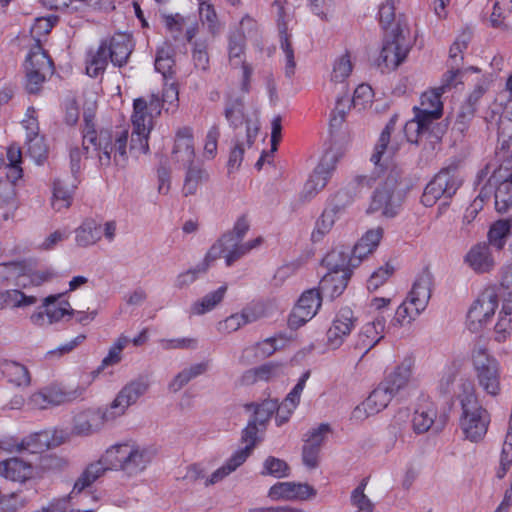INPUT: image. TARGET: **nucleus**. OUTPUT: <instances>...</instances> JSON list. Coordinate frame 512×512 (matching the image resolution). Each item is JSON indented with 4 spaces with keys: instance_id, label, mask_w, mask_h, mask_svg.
Listing matches in <instances>:
<instances>
[{
    "instance_id": "17",
    "label": "nucleus",
    "mask_w": 512,
    "mask_h": 512,
    "mask_svg": "<svg viewBox=\"0 0 512 512\" xmlns=\"http://www.w3.org/2000/svg\"><path fill=\"white\" fill-rule=\"evenodd\" d=\"M337 164V156L334 152H326L319 164L304 185L303 194L305 198H311L322 190Z\"/></svg>"
},
{
    "instance_id": "18",
    "label": "nucleus",
    "mask_w": 512,
    "mask_h": 512,
    "mask_svg": "<svg viewBox=\"0 0 512 512\" xmlns=\"http://www.w3.org/2000/svg\"><path fill=\"white\" fill-rule=\"evenodd\" d=\"M107 422H113V420L108 417L106 409H88L74 417L71 433L76 436H90L98 432Z\"/></svg>"
},
{
    "instance_id": "27",
    "label": "nucleus",
    "mask_w": 512,
    "mask_h": 512,
    "mask_svg": "<svg viewBox=\"0 0 512 512\" xmlns=\"http://www.w3.org/2000/svg\"><path fill=\"white\" fill-rule=\"evenodd\" d=\"M350 202V197L346 193H337L332 203L323 211L320 219L317 221L316 232L322 235L327 233Z\"/></svg>"
},
{
    "instance_id": "50",
    "label": "nucleus",
    "mask_w": 512,
    "mask_h": 512,
    "mask_svg": "<svg viewBox=\"0 0 512 512\" xmlns=\"http://www.w3.org/2000/svg\"><path fill=\"white\" fill-rule=\"evenodd\" d=\"M75 186L63 180L57 179L53 185L52 207L56 211H62L70 207Z\"/></svg>"
},
{
    "instance_id": "6",
    "label": "nucleus",
    "mask_w": 512,
    "mask_h": 512,
    "mask_svg": "<svg viewBox=\"0 0 512 512\" xmlns=\"http://www.w3.org/2000/svg\"><path fill=\"white\" fill-rule=\"evenodd\" d=\"M405 193L400 188L398 173L391 172L375 190L368 212H380L385 217L396 216L404 201Z\"/></svg>"
},
{
    "instance_id": "23",
    "label": "nucleus",
    "mask_w": 512,
    "mask_h": 512,
    "mask_svg": "<svg viewBox=\"0 0 512 512\" xmlns=\"http://www.w3.org/2000/svg\"><path fill=\"white\" fill-rule=\"evenodd\" d=\"M464 263L477 274L489 273L496 265L491 248L485 242L471 246L464 256Z\"/></svg>"
},
{
    "instance_id": "15",
    "label": "nucleus",
    "mask_w": 512,
    "mask_h": 512,
    "mask_svg": "<svg viewBox=\"0 0 512 512\" xmlns=\"http://www.w3.org/2000/svg\"><path fill=\"white\" fill-rule=\"evenodd\" d=\"M395 396L380 383L369 396L352 412V418L357 421H363L369 416L378 414L384 410Z\"/></svg>"
},
{
    "instance_id": "64",
    "label": "nucleus",
    "mask_w": 512,
    "mask_h": 512,
    "mask_svg": "<svg viewBox=\"0 0 512 512\" xmlns=\"http://www.w3.org/2000/svg\"><path fill=\"white\" fill-rule=\"evenodd\" d=\"M192 59L197 69H209L208 44L205 40H192Z\"/></svg>"
},
{
    "instance_id": "22",
    "label": "nucleus",
    "mask_w": 512,
    "mask_h": 512,
    "mask_svg": "<svg viewBox=\"0 0 512 512\" xmlns=\"http://www.w3.org/2000/svg\"><path fill=\"white\" fill-rule=\"evenodd\" d=\"M360 263L361 261L356 257L353 249L345 246L332 249L322 260V264L328 272L337 274L348 272L351 275V269L357 267Z\"/></svg>"
},
{
    "instance_id": "46",
    "label": "nucleus",
    "mask_w": 512,
    "mask_h": 512,
    "mask_svg": "<svg viewBox=\"0 0 512 512\" xmlns=\"http://www.w3.org/2000/svg\"><path fill=\"white\" fill-rule=\"evenodd\" d=\"M74 232L79 247L92 246L101 239V227L93 220H85Z\"/></svg>"
},
{
    "instance_id": "54",
    "label": "nucleus",
    "mask_w": 512,
    "mask_h": 512,
    "mask_svg": "<svg viewBox=\"0 0 512 512\" xmlns=\"http://www.w3.org/2000/svg\"><path fill=\"white\" fill-rule=\"evenodd\" d=\"M278 408L277 400L267 399L260 404L251 403L247 405V409H253L252 420L257 422L259 426L266 427L271 416Z\"/></svg>"
},
{
    "instance_id": "40",
    "label": "nucleus",
    "mask_w": 512,
    "mask_h": 512,
    "mask_svg": "<svg viewBox=\"0 0 512 512\" xmlns=\"http://www.w3.org/2000/svg\"><path fill=\"white\" fill-rule=\"evenodd\" d=\"M437 416V408L432 402H423L414 412L412 427L414 432L421 434L432 428Z\"/></svg>"
},
{
    "instance_id": "26",
    "label": "nucleus",
    "mask_w": 512,
    "mask_h": 512,
    "mask_svg": "<svg viewBox=\"0 0 512 512\" xmlns=\"http://www.w3.org/2000/svg\"><path fill=\"white\" fill-rule=\"evenodd\" d=\"M394 129V121L391 120L384 130L381 132L378 142L375 145L374 152L371 156V161L378 165L383 159L384 162L389 161L395 155L400 147V141L396 138L391 139V133Z\"/></svg>"
},
{
    "instance_id": "28",
    "label": "nucleus",
    "mask_w": 512,
    "mask_h": 512,
    "mask_svg": "<svg viewBox=\"0 0 512 512\" xmlns=\"http://www.w3.org/2000/svg\"><path fill=\"white\" fill-rule=\"evenodd\" d=\"M33 474L34 467L23 459L13 457L0 462V475L11 481L23 483Z\"/></svg>"
},
{
    "instance_id": "7",
    "label": "nucleus",
    "mask_w": 512,
    "mask_h": 512,
    "mask_svg": "<svg viewBox=\"0 0 512 512\" xmlns=\"http://www.w3.org/2000/svg\"><path fill=\"white\" fill-rule=\"evenodd\" d=\"M462 180L458 164H449L426 185L421 202L424 206L431 207L442 197L451 198L461 186Z\"/></svg>"
},
{
    "instance_id": "56",
    "label": "nucleus",
    "mask_w": 512,
    "mask_h": 512,
    "mask_svg": "<svg viewBox=\"0 0 512 512\" xmlns=\"http://www.w3.org/2000/svg\"><path fill=\"white\" fill-rule=\"evenodd\" d=\"M235 34H238L244 43H246L247 39L257 40L259 37V25L254 18L246 15L240 20L239 24L228 33V35Z\"/></svg>"
},
{
    "instance_id": "33",
    "label": "nucleus",
    "mask_w": 512,
    "mask_h": 512,
    "mask_svg": "<svg viewBox=\"0 0 512 512\" xmlns=\"http://www.w3.org/2000/svg\"><path fill=\"white\" fill-rule=\"evenodd\" d=\"M68 399L66 393L56 387H47L30 395L28 406L32 409H47L64 403Z\"/></svg>"
},
{
    "instance_id": "59",
    "label": "nucleus",
    "mask_w": 512,
    "mask_h": 512,
    "mask_svg": "<svg viewBox=\"0 0 512 512\" xmlns=\"http://www.w3.org/2000/svg\"><path fill=\"white\" fill-rule=\"evenodd\" d=\"M512 307L503 305L498 321L495 325L496 340L498 342L505 341L512 331Z\"/></svg>"
},
{
    "instance_id": "53",
    "label": "nucleus",
    "mask_w": 512,
    "mask_h": 512,
    "mask_svg": "<svg viewBox=\"0 0 512 512\" xmlns=\"http://www.w3.org/2000/svg\"><path fill=\"white\" fill-rule=\"evenodd\" d=\"M353 71V63L348 53L337 57L332 65L330 74V82L333 84H341L344 86L346 80Z\"/></svg>"
},
{
    "instance_id": "35",
    "label": "nucleus",
    "mask_w": 512,
    "mask_h": 512,
    "mask_svg": "<svg viewBox=\"0 0 512 512\" xmlns=\"http://www.w3.org/2000/svg\"><path fill=\"white\" fill-rule=\"evenodd\" d=\"M0 371L11 384L18 387H28L31 384V376L28 368L16 361L2 360Z\"/></svg>"
},
{
    "instance_id": "4",
    "label": "nucleus",
    "mask_w": 512,
    "mask_h": 512,
    "mask_svg": "<svg viewBox=\"0 0 512 512\" xmlns=\"http://www.w3.org/2000/svg\"><path fill=\"white\" fill-rule=\"evenodd\" d=\"M153 452L133 441L114 444L104 452L110 471H120L129 477L141 474L153 459Z\"/></svg>"
},
{
    "instance_id": "57",
    "label": "nucleus",
    "mask_w": 512,
    "mask_h": 512,
    "mask_svg": "<svg viewBox=\"0 0 512 512\" xmlns=\"http://www.w3.org/2000/svg\"><path fill=\"white\" fill-rule=\"evenodd\" d=\"M225 118L233 128L245 122L244 103L240 98H229L225 106Z\"/></svg>"
},
{
    "instance_id": "49",
    "label": "nucleus",
    "mask_w": 512,
    "mask_h": 512,
    "mask_svg": "<svg viewBox=\"0 0 512 512\" xmlns=\"http://www.w3.org/2000/svg\"><path fill=\"white\" fill-rule=\"evenodd\" d=\"M26 71L36 70L38 72H52V61L43 48L36 43L31 47L25 61Z\"/></svg>"
},
{
    "instance_id": "32",
    "label": "nucleus",
    "mask_w": 512,
    "mask_h": 512,
    "mask_svg": "<svg viewBox=\"0 0 512 512\" xmlns=\"http://www.w3.org/2000/svg\"><path fill=\"white\" fill-rule=\"evenodd\" d=\"M110 467L104 461V453L99 460L94 461L86 466L80 476L76 479L71 494H79L84 489L90 487L97 479L109 471Z\"/></svg>"
},
{
    "instance_id": "60",
    "label": "nucleus",
    "mask_w": 512,
    "mask_h": 512,
    "mask_svg": "<svg viewBox=\"0 0 512 512\" xmlns=\"http://www.w3.org/2000/svg\"><path fill=\"white\" fill-rule=\"evenodd\" d=\"M366 482L362 481L357 486L350 496L351 506L354 508V512H373L374 504L369 497L364 493Z\"/></svg>"
},
{
    "instance_id": "37",
    "label": "nucleus",
    "mask_w": 512,
    "mask_h": 512,
    "mask_svg": "<svg viewBox=\"0 0 512 512\" xmlns=\"http://www.w3.org/2000/svg\"><path fill=\"white\" fill-rule=\"evenodd\" d=\"M412 374V362L404 360L381 382L389 391L396 396L409 382Z\"/></svg>"
},
{
    "instance_id": "21",
    "label": "nucleus",
    "mask_w": 512,
    "mask_h": 512,
    "mask_svg": "<svg viewBox=\"0 0 512 512\" xmlns=\"http://www.w3.org/2000/svg\"><path fill=\"white\" fill-rule=\"evenodd\" d=\"M195 156L193 129L191 127L179 128L175 134L171 161L180 167H186L194 163Z\"/></svg>"
},
{
    "instance_id": "1",
    "label": "nucleus",
    "mask_w": 512,
    "mask_h": 512,
    "mask_svg": "<svg viewBox=\"0 0 512 512\" xmlns=\"http://www.w3.org/2000/svg\"><path fill=\"white\" fill-rule=\"evenodd\" d=\"M130 136L126 127L102 129L97 133L92 120L85 118L83 145L85 149H88V143L94 146L101 166L107 167L112 163L126 166L129 156L134 157L129 151Z\"/></svg>"
},
{
    "instance_id": "8",
    "label": "nucleus",
    "mask_w": 512,
    "mask_h": 512,
    "mask_svg": "<svg viewBox=\"0 0 512 512\" xmlns=\"http://www.w3.org/2000/svg\"><path fill=\"white\" fill-rule=\"evenodd\" d=\"M407 33V27L401 24L390 30L379 56V64L382 63L387 69L394 70L406 59L409 52Z\"/></svg>"
},
{
    "instance_id": "42",
    "label": "nucleus",
    "mask_w": 512,
    "mask_h": 512,
    "mask_svg": "<svg viewBox=\"0 0 512 512\" xmlns=\"http://www.w3.org/2000/svg\"><path fill=\"white\" fill-rule=\"evenodd\" d=\"M182 192L184 196L195 195L199 187L209 180V173L201 165L190 164L186 167Z\"/></svg>"
},
{
    "instance_id": "10",
    "label": "nucleus",
    "mask_w": 512,
    "mask_h": 512,
    "mask_svg": "<svg viewBox=\"0 0 512 512\" xmlns=\"http://www.w3.org/2000/svg\"><path fill=\"white\" fill-rule=\"evenodd\" d=\"M149 382L143 377L131 380L117 393L113 401L105 408L113 421L124 416L129 407L135 405L149 389Z\"/></svg>"
},
{
    "instance_id": "48",
    "label": "nucleus",
    "mask_w": 512,
    "mask_h": 512,
    "mask_svg": "<svg viewBox=\"0 0 512 512\" xmlns=\"http://www.w3.org/2000/svg\"><path fill=\"white\" fill-rule=\"evenodd\" d=\"M382 237L383 228L376 227L368 230L353 247L356 257L362 261L363 258L371 254L378 247Z\"/></svg>"
},
{
    "instance_id": "11",
    "label": "nucleus",
    "mask_w": 512,
    "mask_h": 512,
    "mask_svg": "<svg viewBox=\"0 0 512 512\" xmlns=\"http://www.w3.org/2000/svg\"><path fill=\"white\" fill-rule=\"evenodd\" d=\"M498 296L493 289L484 290L474 301L467 314V327L477 333L489 324L498 308Z\"/></svg>"
},
{
    "instance_id": "2",
    "label": "nucleus",
    "mask_w": 512,
    "mask_h": 512,
    "mask_svg": "<svg viewBox=\"0 0 512 512\" xmlns=\"http://www.w3.org/2000/svg\"><path fill=\"white\" fill-rule=\"evenodd\" d=\"M455 395L462 410L459 419L462 434L470 442H480L487 433L490 414L479 403L474 383L468 378H460Z\"/></svg>"
},
{
    "instance_id": "16",
    "label": "nucleus",
    "mask_w": 512,
    "mask_h": 512,
    "mask_svg": "<svg viewBox=\"0 0 512 512\" xmlns=\"http://www.w3.org/2000/svg\"><path fill=\"white\" fill-rule=\"evenodd\" d=\"M162 21L167 33L175 41L185 39L191 43L199 30L198 22L193 16H184L180 13L163 14Z\"/></svg>"
},
{
    "instance_id": "30",
    "label": "nucleus",
    "mask_w": 512,
    "mask_h": 512,
    "mask_svg": "<svg viewBox=\"0 0 512 512\" xmlns=\"http://www.w3.org/2000/svg\"><path fill=\"white\" fill-rule=\"evenodd\" d=\"M110 467L104 461V453L99 460L94 461L86 466L80 476L76 479L71 494H79L84 489L90 487L97 479L109 471Z\"/></svg>"
},
{
    "instance_id": "3",
    "label": "nucleus",
    "mask_w": 512,
    "mask_h": 512,
    "mask_svg": "<svg viewBox=\"0 0 512 512\" xmlns=\"http://www.w3.org/2000/svg\"><path fill=\"white\" fill-rule=\"evenodd\" d=\"M161 111L162 101L155 94L134 100L130 117L132 132L129 145V151L134 157L137 158L149 152V136L154 127V119L161 114Z\"/></svg>"
},
{
    "instance_id": "62",
    "label": "nucleus",
    "mask_w": 512,
    "mask_h": 512,
    "mask_svg": "<svg viewBox=\"0 0 512 512\" xmlns=\"http://www.w3.org/2000/svg\"><path fill=\"white\" fill-rule=\"evenodd\" d=\"M174 59L169 47L162 46L157 50L155 58V69L161 73L164 78H168L173 74Z\"/></svg>"
},
{
    "instance_id": "61",
    "label": "nucleus",
    "mask_w": 512,
    "mask_h": 512,
    "mask_svg": "<svg viewBox=\"0 0 512 512\" xmlns=\"http://www.w3.org/2000/svg\"><path fill=\"white\" fill-rule=\"evenodd\" d=\"M27 152L31 158L38 164H43L47 159L48 149L44 142V138L40 135L27 137Z\"/></svg>"
},
{
    "instance_id": "24",
    "label": "nucleus",
    "mask_w": 512,
    "mask_h": 512,
    "mask_svg": "<svg viewBox=\"0 0 512 512\" xmlns=\"http://www.w3.org/2000/svg\"><path fill=\"white\" fill-rule=\"evenodd\" d=\"M102 43L106 46L110 61L114 66L122 67L127 63L133 50L129 35L117 33L102 40Z\"/></svg>"
},
{
    "instance_id": "45",
    "label": "nucleus",
    "mask_w": 512,
    "mask_h": 512,
    "mask_svg": "<svg viewBox=\"0 0 512 512\" xmlns=\"http://www.w3.org/2000/svg\"><path fill=\"white\" fill-rule=\"evenodd\" d=\"M266 427H261L259 424L252 419L248 421L247 426L242 431L241 441L245 444L243 448L235 451V453H243L245 460L252 454L255 446L261 441V436L264 433Z\"/></svg>"
},
{
    "instance_id": "44",
    "label": "nucleus",
    "mask_w": 512,
    "mask_h": 512,
    "mask_svg": "<svg viewBox=\"0 0 512 512\" xmlns=\"http://www.w3.org/2000/svg\"><path fill=\"white\" fill-rule=\"evenodd\" d=\"M423 311L424 309L413 305L410 300L406 298L396 309L394 317L388 326V330L410 325Z\"/></svg>"
},
{
    "instance_id": "13",
    "label": "nucleus",
    "mask_w": 512,
    "mask_h": 512,
    "mask_svg": "<svg viewBox=\"0 0 512 512\" xmlns=\"http://www.w3.org/2000/svg\"><path fill=\"white\" fill-rule=\"evenodd\" d=\"M356 321L357 318L350 308H341L326 332L327 346L331 349L341 347L354 329Z\"/></svg>"
},
{
    "instance_id": "29",
    "label": "nucleus",
    "mask_w": 512,
    "mask_h": 512,
    "mask_svg": "<svg viewBox=\"0 0 512 512\" xmlns=\"http://www.w3.org/2000/svg\"><path fill=\"white\" fill-rule=\"evenodd\" d=\"M433 276L428 270H423L416 278L407 299L420 309H426L431 297Z\"/></svg>"
},
{
    "instance_id": "47",
    "label": "nucleus",
    "mask_w": 512,
    "mask_h": 512,
    "mask_svg": "<svg viewBox=\"0 0 512 512\" xmlns=\"http://www.w3.org/2000/svg\"><path fill=\"white\" fill-rule=\"evenodd\" d=\"M245 461V455L243 453L237 454L234 452L221 467L216 469L209 477H206L204 485L208 487L221 482L243 465Z\"/></svg>"
},
{
    "instance_id": "19",
    "label": "nucleus",
    "mask_w": 512,
    "mask_h": 512,
    "mask_svg": "<svg viewBox=\"0 0 512 512\" xmlns=\"http://www.w3.org/2000/svg\"><path fill=\"white\" fill-rule=\"evenodd\" d=\"M316 496V490L307 483L277 482L268 491L274 501H305Z\"/></svg>"
},
{
    "instance_id": "12",
    "label": "nucleus",
    "mask_w": 512,
    "mask_h": 512,
    "mask_svg": "<svg viewBox=\"0 0 512 512\" xmlns=\"http://www.w3.org/2000/svg\"><path fill=\"white\" fill-rule=\"evenodd\" d=\"M321 304L322 296L318 289L304 291L289 316V327L297 329L306 324L317 314Z\"/></svg>"
},
{
    "instance_id": "39",
    "label": "nucleus",
    "mask_w": 512,
    "mask_h": 512,
    "mask_svg": "<svg viewBox=\"0 0 512 512\" xmlns=\"http://www.w3.org/2000/svg\"><path fill=\"white\" fill-rule=\"evenodd\" d=\"M110 60L106 46L100 42L97 48H91L86 53V73L90 77H97L102 74Z\"/></svg>"
},
{
    "instance_id": "14",
    "label": "nucleus",
    "mask_w": 512,
    "mask_h": 512,
    "mask_svg": "<svg viewBox=\"0 0 512 512\" xmlns=\"http://www.w3.org/2000/svg\"><path fill=\"white\" fill-rule=\"evenodd\" d=\"M227 61L232 69L242 70V89L249 91L250 79L253 73L252 66L246 61V43L238 34L227 35Z\"/></svg>"
},
{
    "instance_id": "25",
    "label": "nucleus",
    "mask_w": 512,
    "mask_h": 512,
    "mask_svg": "<svg viewBox=\"0 0 512 512\" xmlns=\"http://www.w3.org/2000/svg\"><path fill=\"white\" fill-rule=\"evenodd\" d=\"M385 327L386 320L381 315L364 324L358 335L357 347L364 349V354L368 353L384 338Z\"/></svg>"
},
{
    "instance_id": "55",
    "label": "nucleus",
    "mask_w": 512,
    "mask_h": 512,
    "mask_svg": "<svg viewBox=\"0 0 512 512\" xmlns=\"http://www.w3.org/2000/svg\"><path fill=\"white\" fill-rule=\"evenodd\" d=\"M441 95L442 93L437 88L424 92L420 98V106L415 107L414 110L433 112L434 115L441 116L443 110V105L440 100Z\"/></svg>"
},
{
    "instance_id": "58",
    "label": "nucleus",
    "mask_w": 512,
    "mask_h": 512,
    "mask_svg": "<svg viewBox=\"0 0 512 512\" xmlns=\"http://www.w3.org/2000/svg\"><path fill=\"white\" fill-rule=\"evenodd\" d=\"M261 474L274 478H286L290 475V467L283 459L269 456L263 462Z\"/></svg>"
},
{
    "instance_id": "43",
    "label": "nucleus",
    "mask_w": 512,
    "mask_h": 512,
    "mask_svg": "<svg viewBox=\"0 0 512 512\" xmlns=\"http://www.w3.org/2000/svg\"><path fill=\"white\" fill-rule=\"evenodd\" d=\"M36 302V296L26 295L18 289L0 292V310L26 308L36 304Z\"/></svg>"
},
{
    "instance_id": "36",
    "label": "nucleus",
    "mask_w": 512,
    "mask_h": 512,
    "mask_svg": "<svg viewBox=\"0 0 512 512\" xmlns=\"http://www.w3.org/2000/svg\"><path fill=\"white\" fill-rule=\"evenodd\" d=\"M350 274L343 272L341 274L327 272L319 283V291L321 296L334 299L340 296L347 287Z\"/></svg>"
},
{
    "instance_id": "20",
    "label": "nucleus",
    "mask_w": 512,
    "mask_h": 512,
    "mask_svg": "<svg viewBox=\"0 0 512 512\" xmlns=\"http://www.w3.org/2000/svg\"><path fill=\"white\" fill-rule=\"evenodd\" d=\"M67 439V433L62 430H44L26 436L20 440V445L24 448V451L41 453L61 445Z\"/></svg>"
},
{
    "instance_id": "5",
    "label": "nucleus",
    "mask_w": 512,
    "mask_h": 512,
    "mask_svg": "<svg viewBox=\"0 0 512 512\" xmlns=\"http://www.w3.org/2000/svg\"><path fill=\"white\" fill-rule=\"evenodd\" d=\"M473 370L479 387L490 396L501 392V367L498 360L486 348L475 346L471 353Z\"/></svg>"
},
{
    "instance_id": "9",
    "label": "nucleus",
    "mask_w": 512,
    "mask_h": 512,
    "mask_svg": "<svg viewBox=\"0 0 512 512\" xmlns=\"http://www.w3.org/2000/svg\"><path fill=\"white\" fill-rule=\"evenodd\" d=\"M262 242V237H257L243 243L242 241H234L232 236H222L206 253L207 261H211V263H213L215 260L223 257L226 265L231 266L251 250L260 246Z\"/></svg>"
},
{
    "instance_id": "31",
    "label": "nucleus",
    "mask_w": 512,
    "mask_h": 512,
    "mask_svg": "<svg viewBox=\"0 0 512 512\" xmlns=\"http://www.w3.org/2000/svg\"><path fill=\"white\" fill-rule=\"evenodd\" d=\"M110 467L104 461V453L99 460L94 461L86 466L80 476L76 479L71 494H79L84 489L90 487L97 479L109 471Z\"/></svg>"
},
{
    "instance_id": "63",
    "label": "nucleus",
    "mask_w": 512,
    "mask_h": 512,
    "mask_svg": "<svg viewBox=\"0 0 512 512\" xmlns=\"http://www.w3.org/2000/svg\"><path fill=\"white\" fill-rule=\"evenodd\" d=\"M244 321L247 324L256 322L262 318L268 317V304L262 301L252 302L245 306L241 311Z\"/></svg>"
},
{
    "instance_id": "38",
    "label": "nucleus",
    "mask_w": 512,
    "mask_h": 512,
    "mask_svg": "<svg viewBox=\"0 0 512 512\" xmlns=\"http://www.w3.org/2000/svg\"><path fill=\"white\" fill-rule=\"evenodd\" d=\"M62 295H50L43 299L42 308H45L52 324L58 323L66 316L74 315L69 301L61 299Z\"/></svg>"
},
{
    "instance_id": "51",
    "label": "nucleus",
    "mask_w": 512,
    "mask_h": 512,
    "mask_svg": "<svg viewBox=\"0 0 512 512\" xmlns=\"http://www.w3.org/2000/svg\"><path fill=\"white\" fill-rule=\"evenodd\" d=\"M512 230L511 219H500L495 221L487 234L489 246H493L498 250H502L506 244L508 235Z\"/></svg>"
},
{
    "instance_id": "41",
    "label": "nucleus",
    "mask_w": 512,
    "mask_h": 512,
    "mask_svg": "<svg viewBox=\"0 0 512 512\" xmlns=\"http://www.w3.org/2000/svg\"><path fill=\"white\" fill-rule=\"evenodd\" d=\"M208 362H200L191 364L178 372L168 384V389L171 392H178L190 381L203 375L208 370Z\"/></svg>"
},
{
    "instance_id": "52",
    "label": "nucleus",
    "mask_w": 512,
    "mask_h": 512,
    "mask_svg": "<svg viewBox=\"0 0 512 512\" xmlns=\"http://www.w3.org/2000/svg\"><path fill=\"white\" fill-rule=\"evenodd\" d=\"M211 264V261H207L206 254L202 262H200L193 268H189L185 271L180 272L175 277L173 283L174 287L179 290L189 287L200 277V275L207 272Z\"/></svg>"
},
{
    "instance_id": "34",
    "label": "nucleus",
    "mask_w": 512,
    "mask_h": 512,
    "mask_svg": "<svg viewBox=\"0 0 512 512\" xmlns=\"http://www.w3.org/2000/svg\"><path fill=\"white\" fill-rule=\"evenodd\" d=\"M227 290L228 286L223 284L215 291L209 292L202 298L194 301L189 307V316L204 315L215 309L223 301Z\"/></svg>"
}]
</instances>
